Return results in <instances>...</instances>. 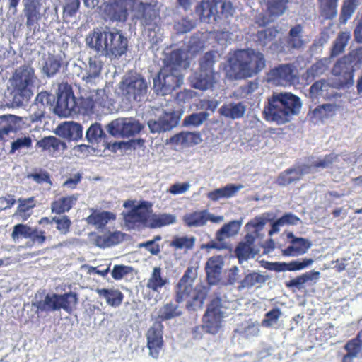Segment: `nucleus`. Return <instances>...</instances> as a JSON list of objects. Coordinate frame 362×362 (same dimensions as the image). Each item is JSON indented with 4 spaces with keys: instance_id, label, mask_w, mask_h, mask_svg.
I'll return each mask as SVG.
<instances>
[{
    "instance_id": "obj_28",
    "label": "nucleus",
    "mask_w": 362,
    "mask_h": 362,
    "mask_svg": "<svg viewBox=\"0 0 362 362\" xmlns=\"http://www.w3.org/2000/svg\"><path fill=\"white\" fill-rule=\"evenodd\" d=\"M54 132L60 137L69 140H78L82 138L83 127L77 122H65L59 124Z\"/></svg>"
},
{
    "instance_id": "obj_12",
    "label": "nucleus",
    "mask_w": 362,
    "mask_h": 362,
    "mask_svg": "<svg viewBox=\"0 0 362 362\" xmlns=\"http://www.w3.org/2000/svg\"><path fill=\"white\" fill-rule=\"evenodd\" d=\"M178 121L174 102L168 100L157 110L156 117L148 120V126L151 133H161L171 130L177 126Z\"/></svg>"
},
{
    "instance_id": "obj_54",
    "label": "nucleus",
    "mask_w": 362,
    "mask_h": 362,
    "mask_svg": "<svg viewBox=\"0 0 362 362\" xmlns=\"http://www.w3.org/2000/svg\"><path fill=\"white\" fill-rule=\"evenodd\" d=\"M33 140L28 135H24L17 137L11 144L9 153L13 154L16 151L28 149L32 146Z\"/></svg>"
},
{
    "instance_id": "obj_27",
    "label": "nucleus",
    "mask_w": 362,
    "mask_h": 362,
    "mask_svg": "<svg viewBox=\"0 0 362 362\" xmlns=\"http://www.w3.org/2000/svg\"><path fill=\"white\" fill-rule=\"evenodd\" d=\"M310 98L315 103L320 98L329 99L335 95L334 89L325 80H320L313 83L310 88Z\"/></svg>"
},
{
    "instance_id": "obj_3",
    "label": "nucleus",
    "mask_w": 362,
    "mask_h": 362,
    "mask_svg": "<svg viewBox=\"0 0 362 362\" xmlns=\"http://www.w3.org/2000/svg\"><path fill=\"white\" fill-rule=\"evenodd\" d=\"M301 107V100L296 95L290 92L273 93L264 106V118L267 122L284 124L298 115Z\"/></svg>"
},
{
    "instance_id": "obj_51",
    "label": "nucleus",
    "mask_w": 362,
    "mask_h": 362,
    "mask_svg": "<svg viewBox=\"0 0 362 362\" xmlns=\"http://www.w3.org/2000/svg\"><path fill=\"white\" fill-rule=\"evenodd\" d=\"M209 117V114L207 112L192 113L185 117L183 120V125L185 127H197L206 121Z\"/></svg>"
},
{
    "instance_id": "obj_49",
    "label": "nucleus",
    "mask_w": 362,
    "mask_h": 362,
    "mask_svg": "<svg viewBox=\"0 0 362 362\" xmlns=\"http://www.w3.org/2000/svg\"><path fill=\"white\" fill-rule=\"evenodd\" d=\"M329 63V59L326 58L315 62L307 70L306 79H313L315 77L322 75L327 70Z\"/></svg>"
},
{
    "instance_id": "obj_57",
    "label": "nucleus",
    "mask_w": 362,
    "mask_h": 362,
    "mask_svg": "<svg viewBox=\"0 0 362 362\" xmlns=\"http://www.w3.org/2000/svg\"><path fill=\"white\" fill-rule=\"evenodd\" d=\"M288 0H267V10L271 16L277 17L282 15L286 10Z\"/></svg>"
},
{
    "instance_id": "obj_8",
    "label": "nucleus",
    "mask_w": 362,
    "mask_h": 362,
    "mask_svg": "<svg viewBox=\"0 0 362 362\" xmlns=\"http://www.w3.org/2000/svg\"><path fill=\"white\" fill-rule=\"evenodd\" d=\"M123 206L129 209L122 214L125 228L136 230L147 228L148 216L152 212V204L150 202L144 201L135 204L134 201L127 200L124 202Z\"/></svg>"
},
{
    "instance_id": "obj_1",
    "label": "nucleus",
    "mask_w": 362,
    "mask_h": 362,
    "mask_svg": "<svg viewBox=\"0 0 362 362\" xmlns=\"http://www.w3.org/2000/svg\"><path fill=\"white\" fill-rule=\"evenodd\" d=\"M163 64L164 66L153 78V90L162 95L170 93L182 84V70L189 66L187 53L182 49L166 53Z\"/></svg>"
},
{
    "instance_id": "obj_17",
    "label": "nucleus",
    "mask_w": 362,
    "mask_h": 362,
    "mask_svg": "<svg viewBox=\"0 0 362 362\" xmlns=\"http://www.w3.org/2000/svg\"><path fill=\"white\" fill-rule=\"evenodd\" d=\"M83 105L87 112L106 113L110 110L112 103L105 91L99 89L90 91L89 95L83 98Z\"/></svg>"
},
{
    "instance_id": "obj_48",
    "label": "nucleus",
    "mask_w": 362,
    "mask_h": 362,
    "mask_svg": "<svg viewBox=\"0 0 362 362\" xmlns=\"http://www.w3.org/2000/svg\"><path fill=\"white\" fill-rule=\"evenodd\" d=\"M105 136L101 124L98 122L92 124L86 132V138L90 144H98Z\"/></svg>"
},
{
    "instance_id": "obj_38",
    "label": "nucleus",
    "mask_w": 362,
    "mask_h": 362,
    "mask_svg": "<svg viewBox=\"0 0 362 362\" xmlns=\"http://www.w3.org/2000/svg\"><path fill=\"white\" fill-rule=\"evenodd\" d=\"M175 221L176 217L173 214H153L152 212H151L150 216H148V223H147V228H160L166 225L174 223Z\"/></svg>"
},
{
    "instance_id": "obj_40",
    "label": "nucleus",
    "mask_w": 362,
    "mask_h": 362,
    "mask_svg": "<svg viewBox=\"0 0 362 362\" xmlns=\"http://www.w3.org/2000/svg\"><path fill=\"white\" fill-rule=\"evenodd\" d=\"M241 223L238 221H232L223 225L216 233V240H225L235 235L240 229Z\"/></svg>"
},
{
    "instance_id": "obj_63",
    "label": "nucleus",
    "mask_w": 362,
    "mask_h": 362,
    "mask_svg": "<svg viewBox=\"0 0 362 362\" xmlns=\"http://www.w3.org/2000/svg\"><path fill=\"white\" fill-rule=\"evenodd\" d=\"M195 238L193 236H182L175 238L171 243V245L177 249H192L195 243Z\"/></svg>"
},
{
    "instance_id": "obj_11",
    "label": "nucleus",
    "mask_w": 362,
    "mask_h": 362,
    "mask_svg": "<svg viewBox=\"0 0 362 362\" xmlns=\"http://www.w3.org/2000/svg\"><path fill=\"white\" fill-rule=\"evenodd\" d=\"M215 63L214 55L207 52L200 61V71L193 74L190 77V83L193 88L205 90L211 88L218 81L219 76L214 69Z\"/></svg>"
},
{
    "instance_id": "obj_22",
    "label": "nucleus",
    "mask_w": 362,
    "mask_h": 362,
    "mask_svg": "<svg viewBox=\"0 0 362 362\" xmlns=\"http://www.w3.org/2000/svg\"><path fill=\"white\" fill-rule=\"evenodd\" d=\"M36 79L33 68L22 66L15 71L10 79V83L13 88L31 89Z\"/></svg>"
},
{
    "instance_id": "obj_26",
    "label": "nucleus",
    "mask_w": 362,
    "mask_h": 362,
    "mask_svg": "<svg viewBox=\"0 0 362 362\" xmlns=\"http://www.w3.org/2000/svg\"><path fill=\"white\" fill-rule=\"evenodd\" d=\"M23 13L26 17V25L30 29L35 28L41 19L40 4L38 0H23Z\"/></svg>"
},
{
    "instance_id": "obj_61",
    "label": "nucleus",
    "mask_w": 362,
    "mask_h": 362,
    "mask_svg": "<svg viewBox=\"0 0 362 362\" xmlns=\"http://www.w3.org/2000/svg\"><path fill=\"white\" fill-rule=\"evenodd\" d=\"M337 106L334 103H326L319 105L313 110V114L321 119L332 117L335 114Z\"/></svg>"
},
{
    "instance_id": "obj_43",
    "label": "nucleus",
    "mask_w": 362,
    "mask_h": 362,
    "mask_svg": "<svg viewBox=\"0 0 362 362\" xmlns=\"http://www.w3.org/2000/svg\"><path fill=\"white\" fill-rule=\"evenodd\" d=\"M259 327L257 323L253 322H246L238 326L235 329L241 337L252 339L257 337L259 334Z\"/></svg>"
},
{
    "instance_id": "obj_14",
    "label": "nucleus",
    "mask_w": 362,
    "mask_h": 362,
    "mask_svg": "<svg viewBox=\"0 0 362 362\" xmlns=\"http://www.w3.org/2000/svg\"><path fill=\"white\" fill-rule=\"evenodd\" d=\"M76 103L71 88L67 83L58 86L57 100L54 112L61 117H69L75 112Z\"/></svg>"
},
{
    "instance_id": "obj_24",
    "label": "nucleus",
    "mask_w": 362,
    "mask_h": 362,
    "mask_svg": "<svg viewBox=\"0 0 362 362\" xmlns=\"http://www.w3.org/2000/svg\"><path fill=\"white\" fill-rule=\"evenodd\" d=\"M196 13L203 22L211 23L219 18L218 0H203L196 8Z\"/></svg>"
},
{
    "instance_id": "obj_4",
    "label": "nucleus",
    "mask_w": 362,
    "mask_h": 362,
    "mask_svg": "<svg viewBox=\"0 0 362 362\" xmlns=\"http://www.w3.org/2000/svg\"><path fill=\"white\" fill-rule=\"evenodd\" d=\"M86 45L98 53L110 58H119L127 52L128 40L118 30L95 29L86 37Z\"/></svg>"
},
{
    "instance_id": "obj_23",
    "label": "nucleus",
    "mask_w": 362,
    "mask_h": 362,
    "mask_svg": "<svg viewBox=\"0 0 362 362\" xmlns=\"http://www.w3.org/2000/svg\"><path fill=\"white\" fill-rule=\"evenodd\" d=\"M11 237L13 240L19 238H28L30 239L33 244L38 245H42L46 240L45 232L38 230L36 228H33L25 224L16 225L13 227Z\"/></svg>"
},
{
    "instance_id": "obj_13",
    "label": "nucleus",
    "mask_w": 362,
    "mask_h": 362,
    "mask_svg": "<svg viewBox=\"0 0 362 362\" xmlns=\"http://www.w3.org/2000/svg\"><path fill=\"white\" fill-rule=\"evenodd\" d=\"M119 91L129 101H141L146 95L148 85L144 78L136 74L125 75L119 83Z\"/></svg>"
},
{
    "instance_id": "obj_64",
    "label": "nucleus",
    "mask_w": 362,
    "mask_h": 362,
    "mask_svg": "<svg viewBox=\"0 0 362 362\" xmlns=\"http://www.w3.org/2000/svg\"><path fill=\"white\" fill-rule=\"evenodd\" d=\"M258 88V83L256 82H249L247 84L242 86L233 92V95L238 98H245L248 95L252 93Z\"/></svg>"
},
{
    "instance_id": "obj_5",
    "label": "nucleus",
    "mask_w": 362,
    "mask_h": 362,
    "mask_svg": "<svg viewBox=\"0 0 362 362\" xmlns=\"http://www.w3.org/2000/svg\"><path fill=\"white\" fill-rule=\"evenodd\" d=\"M132 17L136 23L144 28L152 47L162 41L160 27V4L157 0H134Z\"/></svg>"
},
{
    "instance_id": "obj_21",
    "label": "nucleus",
    "mask_w": 362,
    "mask_h": 362,
    "mask_svg": "<svg viewBox=\"0 0 362 362\" xmlns=\"http://www.w3.org/2000/svg\"><path fill=\"white\" fill-rule=\"evenodd\" d=\"M134 0H115L105 7V13L111 21H124L128 11H132Z\"/></svg>"
},
{
    "instance_id": "obj_56",
    "label": "nucleus",
    "mask_w": 362,
    "mask_h": 362,
    "mask_svg": "<svg viewBox=\"0 0 362 362\" xmlns=\"http://www.w3.org/2000/svg\"><path fill=\"white\" fill-rule=\"evenodd\" d=\"M349 39L350 33L349 32L340 33L334 41L332 49V55L337 56L341 53L344 51L345 47L346 46Z\"/></svg>"
},
{
    "instance_id": "obj_42",
    "label": "nucleus",
    "mask_w": 362,
    "mask_h": 362,
    "mask_svg": "<svg viewBox=\"0 0 362 362\" xmlns=\"http://www.w3.org/2000/svg\"><path fill=\"white\" fill-rule=\"evenodd\" d=\"M346 354L344 356L342 362H353L354 359L362 355L361 343L354 339L349 340L344 346Z\"/></svg>"
},
{
    "instance_id": "obj_50",
    "label": "nucleus",
    "mask_w": 362,
    "mask_h": 362,
    "mask_svg": "<svg viewBox=\"0 0 362 362\" xmlns=\"http://www.w3.org/2000/svg\"><path fill=\"white\" fill-rule=\"evenodd\" d=\"M339 0H318L320 9L326 18H332L337 14Z\"/></svg>"
},
{
    "instance_id": "obj_47",
    "label": "nucleus",
    "mask_w": 362,
    "mask_h": 362,
    "mask_svg": "<svg viewBox=\"0 0 362 362\" xmlns=\"http://www.w3.org/2000/svg\"><path fill=\"white\" fill-rule=\"evenodd\" d=\"M182 315L181 308L175 303H168L158 310V318L168 320Z\"/></svg>"
},
{
    "instance_id": "obj_10",
    "label": "nucleus",
    "mask_w": 362,
    "mask_h": 362,
    "mask_svg": "<svg viewBox=\"0 0 362 362\" xmlns=\"http://www.w3.org/2000/svg\"><path fill=\"white\" fill-rule=\"evenodd\" d=\"M206 296V288L202 285L192 288V284L188 279V274L184 275L177 286L176 300L177 303L187 300V308L196 310L202 307Z\"/></svg>"
},
{
    "instance_id": "obj_16",
    "label": "nucleus",
    "mask_w": 362,
    "mask_h": 362,
    "mask_svg": "<svg viewBox=\"0 0 362 362\" xmlns=\"http://www.w3.org/2000/svg\"><path fill=\"white\" fill-rule=\"evenodd\" d=\"M167 277L162 275V269L159 267H155L153 269L146 284V298L148 300H152L153 303H156L160 299V293L163 288L168 284Z\"/></svg>"
},
{
    "instance_id": "obj_7",
    "label": "nucleus",
    "mask_w": 362,
    "mask_h": 362,
    "mask_svg": "<svg viewBox=\"0 0 362 362\" xmlns=\"http://www.w3.org/2000/svg\"><path fill=\"white\" fill-rule=\"evenodd\" d=\"M77 303L78 297L75 293L69 292L64 294L49 293L42 299H38L36 296L32 302V306L37 308V312H54L62 309L71 313Z\"/></svg>"
},
{
    "instance_id": "obj_32",
    "label": "nucleus",
    "mask_w": 362,
    "mask_h": 362,
    "mask_svg": "<svg viewBox=\"0 0 362 362\" xmlns=\"http://www.w3.org/2000/svg\"><path fill=\"white\" fill-rule=\"evenodd\" d=\"M116 215L112 212L95 210L87 217L86 221L88 224L93 226L97 229H100L109 223L114 221Z\"/></svg>"
},
{
    "instance_id": "obj_19",
    "label": "nucleus",
    "mask_w": 362,
    "mask_h": 362,
    "mask_svg": "<svg viewBox=\"0 0 362 362\" xmlns=\"http://www.w3.org/2000/svg\"><path fill=\"white\" fill-rule=\"evenodd\" d=\"M356 66L355 59L351 56H346L336 62L332 69V74L339 78L341 84L353 83Z\"/></svg>"
},
{
    "instance_id": "obj_45",
    "label": "nucleus",
    "mask_w": 362,
    "mask_h": 362,
    "mask_svg": "<svg viewBox=\"0 0 362 362\" xmlns=\"http://www.w3.org/2000/svg\"><path fill=\"white\" fill-rule=\"evenodd\" d=\"M183 221L189 227H202L206 225V210L187 214L184 216Z\"/></svg>"
},
{
    "instance_id": "obj_31",
    "label": "nucleus",
    "mask_w": 362,
    "mask_h": 362,
    "mask_svg": "<svg viewBox=\"0 0 362 362\" xmlns=\"http://www.w3.org/2000/svg\"><path fill=\"white\" fill-rule=\"evenodd\" d=\"M243 187V185L228 184L223 187L209 192L207 194V197L213 202H218L223 199H230L235 196Z\"/></svg>"
},
{
    "instance_id": "obj_62",
    "label": "nucleus",
    "mask_w": 362,
    "mask_h": 362,
    "mask_svg": "<svg viewBox=\"0 0 362 362\" xmlns=\"http://www.w3.org/2000/svg\"><path fill=\"white\" fill-rule=\"evenodd\" d=\"M357 6V0H344L340 17L343 23H346L351 17Z\"/></svg>"
},
{
    "instance_id": "obj_34",
    "label": "nucleus",
    "mask_w": 362,
    "mask_h": 362,
    "mask_svg": "<svg viewBox=\"0 0 362 362\" xmlns=\"http://www.w3.org/2000/svg\"><path fill=\"white\" fill-rule=\"evenodd\" d=\"M170 141L175 145L192 146L201 143L202 138L199 133L182 132L172 136Z\"/></svg>"
},
{
    "instance_id": "obj_20",
    "label": "nucleus",
    "mask_w": 362,
    "mask_h": 362,
    "mask_svg": "<svg viewBox=\"0 0 362 362\" xmlns=\"http://www.w3.org/2000/svg\"><path fill=\"white\" fill-rule=\"evenodd\" d=\"M163 330L161 322H155L146 334L149 356L153 358H158L163 346Z\"/></svg>"
},
{
    "instance_id": "obj_53",
    "label": "nucleus",
    "mask_w": 362,
    "mask_h": 362,
    "mask_svg": "<svg viewBox=\"0 0 362 362\" xmlns=\"http://www.w3.org/2000/svg\"><path fill=\"white\" fill-rule=\"evenodd\" d=\"M235 252L240 264H243V262L247 261L250 258H253L256 254L252 247L242 243H239Z\"/></svg>"
},
{
    "instance_id": "obj_35",
    "label": "nucleus",
    "mask_w": 362,
    "mask_h": 362,
    "mask_svg": "<svg viewBox=\"0 0 362 362\" xmlns=\"http://www.w3.org/2000/svg\"><path fill=\"white\" fill-rule=\"evenodd\" d=\"M37 146L52 154L66 148V144L64 141L53 136L42 138L37 141Z\"/></svg>"
},
{
    "instance_id": "obj_15",
    "label": "nucleus",
    "mask_w": 362,
    "mask_h": 362,
    "mask_svg": "<svg viewBox=\"0 0 362 362\" xmlns=\"http://www.w3.org/2000/svg\"><path fill=\"white\" fill-rule=\"evenodd\" d=\"M143 126L134 118H118L107 126L109 134L115 137L128 138L139 133Z\"/></svg>"
},
{
    "instance_id": "obj_2",
    "label": "nucleus",
    "mask_w": 362,
    "mask_h": 362,
    "mask_svg": "<svg viewBox=\"0 0 362 362\" xmlns=\"http://www.w3.org/2000/svg\"><path fill=\"white\" fill-rule=\"evenodd\" d=\"M228 63L226 74L231 80L252 77L265 66L263 54L251 49H240L230 53Z\"/></svg>"
},
{
    "instance_id": "obj_39",
    "label": "nucleus",
    "mask_w": 362,
    "mask_h": 362,
    "mask_svg": "<svg viewBox=\"0 0 362 362\" xmlns=\"http://www.w3.org/2000/svg\"><path fill=\"white\" fill-rule=\"evenodd\" d=\"M96 293L105 299L107 303L113 307L119 306L123 300V294L115 289L97 288Z\"/></svg>"
},
{
    "instance_id": "obj_33",
    "label": "nucleus",
    "mask_w": 362,
    "mask_h": 362,
    "mask_svg": "<svg viewBox=\"0 0 362 362\" xmlns=\"http://www.w3.org/2000/svg\"><path fill=\"white\" fill-rule=\"evenodd\" d=\"M246 109L247 107L244 103H228L223 105L218 112L225 117L237 119L244 116Z\"/></svg>"
},
{
    "instance_id": "obj_30",
    "label": "nucleus",
    "mask_w": 362,
    "mask_h": 362,
    "mask_svg": "<svg viewBox=\"0 0 362 362\" xmlns=\"http://www.w3.org/2000/svg\"><path fill=\"white\" fill-rule=\"evenodd\" d=\"M223 267V260L221 256L209 258L206 264L207 280L210 285H215L220 280V276Z\"/></svg>"
},
{
    "instance_id": "obj_25",
    "label": "nucleus",
    "mask_w": 362,
    "mask_h": 362,
    "mask_svg": "<svg viewBox=\"0 0 362 362\" xmlns=\"http://www.w3.org/2000/svg\"><path fill=\"white\" fill-rule=\"evenodd\" d=\"M124 239V233L119 231L106 232L99 235L95 233L90 235V241L100 248L109 247L121 243Z\"/></svg>"
},
{
    "instance_id": "obj_46",
    "label": "nucleus",
    "mask_w": 362,
    "mask_h": 362,
    "mask_svg": "<svg viewBox=\"0 0 362 362\" xmlns=\"http://www.w3.org/2000/svg\"><path fill=\"white\" fill-rule=\"evenodd\" d=\"M18 202L19 205L15 215L19 216L23 220H27L30 216L31 210L35 206L36 202L34 197L20 198Z\"/></svg>"
},
{
    "instance_id": "obj_6",
    "label": "nucleus",
    "mask_w": 362,
    "mask_h": 362,
    "mask_svg": "<svg viewBox=\"0 0 362 362\" xmlns=\"http://www.w3.org/2000/svg\"><path fill=\"white\" fill-rule=\"evenodd\" d=\"M337 159L334 154H329L323 157L312 158L308 164L298 166L294 169H289L282 173L278 177L277 182L280 185H286L300 180L302 176L308 173H313L319 169L329 168Z\"/></svg>"
},
{
    "instance_id": "obj_52",
    "label": "nucleus",
    "mask_w": 362,
    "mask_h": 362,
    "mask_svg": "<svg viewBox=\"0 0 362 362\" xmlns=\"http://www.w3.org/2000/svg\"><path fill=\"white\" fill-rule=\"evenodd\" d=\"M61 66L60 58L57 56L49 55L45 61L42 71L45 74L50 77L54 76Z\"/></svg>"
},
{
    "instance_id": "obj_18",
    "label": "nucleus",
    "mask_w": 362,
    "mask_h": 362,
    "mask_svg": "<svg viewBox=\"0 0 362 362\" xmlns=\"http://www.w3.org/2000/svg\"><path fill=\"white\" fill-rule=\"evenodd\" d=\"M296 80V69L293 65L288 64H281L268 74V81L277 86H290Z\"/></svg>"
},
{
    "instance_id": "obj_55",
    "label": "nucleus",
    "mask_w": 362,
    "mask_h": 362,
    "mask_svg": "<svg viewBox=\"0 0 362 362\" xmlns=\"http://www.w3.org/2000/svg\"><path fill=\"white\" fill-rule=\"evenodd\" d=\"M54 99V97L49 95L47 92H41L37 94L35 100V105L38 107V115H35L37 119H40L44 115L45 112V105H49L51 103L52 100Z\"/></svg>"
},
{
    "instance_id": "obj_36",
    "label": "nucleus",
    "mask_w": 362,
    "mask_h": 362,
    "mask_svg": "<svg viewBox=\"0 0 362 362\" xmlns=\"http://www.w3.org/2000/svg\"><path fill=\"white\" fill-rule=\"evenodd\" d=\"M78 194H72L67 197H62L54 200L51 204L52 213L61 214L69 211L78 200Z\"/></svg>"
},
{
    "instance_id": "obj_9",
    "label": "nucleus",
    "mask_w": 362,
    "mask_h": 362,
    "mask_svg": "<svg viewBox=\"0 0 362 362\" xmlns=\"http://www.w3.org/2000/svg\"><path fill=\"white\" fill-rule=\"evenodd\" d=\"M235 305L233 301L226 303L220 298H214L203 317V329L209 334L218 333L222 326V319L229 314L227 310L233 308Z\"/></svg>"
},
{
    "instance_id": "obj_41",
    "label": "nucleus",
    "mask_w": 362,
    "mask_h": 362,
    "mask_svg": "<svg viewBox=\"0 0 362 362\" xmlns=\"http://www.w3.org/2000/svg\"><path fill=\"white\" fill-rule=\"evenodd\" d=\"M13 107H19L25 105L33 95L32 89L13 88L11 93Z\"/></svg>"
},
{
    "instance_id": "obj_58",
    "label": "nucleus",
    "mask_w": 362,
    "mask_h": 362,
    "mask_svg": "<svg viewBox=\"0 0 362 362\" xmlns=\"http://www.w3.org/2000/svg\"><path fill=\"white\" fill-rule=\"evenodd\" d=\"M282 313L278 308H274L266 313L262 324L265 327H274L278 325V322Z\"/></svg>"
},
{
    "instance_id": "obj_59",
    "label": "nucleus",
    "mask_w": 362,
    "mask_h": 362,
    "mask_svg": "<svg viewBox=\"0 0 362 362\" xmlns=\"http://www.w3.org/2000/svg\"><path fill=\"white\" fill-rule=\"evenodd\" d=\"M267 221V218L264 216H257L247 223V230L250 233H254L256 236H259V233L263 230Z\"/></svg>"
},
{
    "instance_id": "obj_44",
    "label": "nucleus",
    "mask_w": 362,
    "mask_h": 362,
    "mask_svg": "<svg viewBox=\"0 0 362 362\" xmlns=\"http://www.w3.org/2000/svg\"><path fill=\"white\" fill-rule=\"evenodd\" d=\"M268 280V276L262 275L258 272H252L245 275V278L240 281L241 288H252L253 286L259 287Z\"/></svg>"
},
{
    "instance_id": "obj_60",
    "label": "nucleus",
    "mask_w": 362,
    "mask_h": 362,
    "mask_svg": "<svg viewBox=\"0 0 362 362\" xmlns=\"http://www.w3.org/2000/svg\"><path fill=\"white\" fill-rule=\"evenodd\" d=\"M302 28L300 25H296L291 29L289 32L288 45L294 49H298L303 45V41L301 38Z\"/></svg>"
},
{
    "instance_id": "obj_29",
    "label": "nucleus",
    "mask_w": 362,
    "mask_h": 362,
    "mask_svg": "<svg viewBox=\"0 0 362 362\" xmlns=\"http://www.w3.org/2000/svg\"><path fill=\"white\" fill-rule=\"evenodd\" d=\"M22 118L13 115L0 117V141H5L10 133H15L21 128Z\"/></svg>"
},
{
    "instance_id": "obj_37",
    "label": "nucleus",
    "mask_w": 362,
    "mask_h": 362,
    "mask_svg": "<svg viewBox=\"0 0 362 362\" xmlns=\"http://www.w3.org/2000/svg\"><path fill=\"white\" fill-rule=\"evenodd\" d=\"M102 62L94 57L90 58L86 69L81 72V78L86 83H92L100 74L102 69Z\"/></svg>"
}]
</instances>
